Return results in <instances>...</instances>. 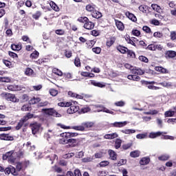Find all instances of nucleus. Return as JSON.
Here are the masks:
<instances>
[{"instance_id":"6","label":"nucleus","mask_w":176,"mask_h":176,"mask_svg":"<svg viewBox=\"0 0 176 176\" xmlns=\"http://www.w3.org/2000/svg\"><path fill=\"white\" fill-rule=\"evenodd\" d=\"M83 140H85V138H69V146H70L71 148H75V146H78L79 144H80V141H83Z\"/></svg>"},{"instance_id":"27","label":"nucleus","mask_w":176,"mask_h":176,"mask_svg":"<svg viewBox=\"0 0 176 176\" xmlns=\"http://www.w3.org/2000/svg\"><path fill=\"white\" fill-rule=\"evenodd\" d=\"M85 10L91 14L96 10V5L88 4L86 6Z\"/></svg>"},{"instance_id":"38","label":"nucleus","mask_w":176,"mask_h":176,"mask_svg":"<svg viewBox=\"0 0 176 176\" xmlns=\"http://www.w3.org/2000/svg\"><path fill=\"white\" fill-rule=\"evenodd\" d=\"M63 138L60 139L59 142L60 144H62L63 145H67V144H69V138H65V136H63Z\"/></svg>"},{"instance_id":"44","label":"nucleus","mask_w":176,"mask_h":176,"mask_svg":"<svg viewBox=\"0 0 176 176\" xmlns=\"http://www.w3.org/2000/svg\"><path fill=\"white\" fill-rule=\"evenodd\" d=\"M38 102H41V98H35L34 97L30 100V104H32V105L35 104H38Z\"/></svg>"},{"instance_id":"49","label":"nucleus","mask_w":176,"mask_h":176,"mask_svg":"<svg viewBox=\"0 0 176 176\" xmlns=\"http://www.w3.org/2000/svg\"><path fill=\"white\" fill-rule=\"evenodd\" d=\"M74 65L76 67H80L81 63H80V58L79 57H76L74 59Z\"/></svg>"},{"instance_id":"62","label":"nucleus","mask_w":176,"mask_h":176,"mask_svg":"<svg viewBox=\"0 0 176 176\" xmlns=\"http://www.w3.org/2000/svg\"><path fill=\"white\" fill-rule=\"evenodd\" d=\"M124 104H125V103L123 100L116 102L114 103V105H116V107H124Z\"/></svg>"},{"instance_id":"12","label":"nucleus","mask_w":176,"mask_h":176,"mask_svg":"<svg viewBox=\"0 0 176 176\" xmlns=\"http://www.w3.org/2000/svg\"><path fill=\"white\" fill-rule=\"evenodd\" d=\"M116 26L117 27L119 31H124V24L122 21L118 19H114Z\"/></svg>"},{"instance_id":"25","label":"nucleus","mask_w":176,"mask_h":176,"mask_svg":"<svg viewBox=\"0 0 176 176\" xmlns=\"http://www.w3.org/2000/svg\"><path fill=\"white\" fill-rule=\"evenodd\" d=\"M118 133H110V134H106L104 136V138L105 140H114V138H118Z\"/></svg>"},{"instance_id":"55","label":"nucleus","mask_w":176,"mask_h":176,"mask_svg":"<svg viewBox=\"0 0 176 176\" xmlns=\"http://www.w3.org/2000/svg\"><path fill=\"white\" fill-rule=\"evenodd\" d=\"M139 60H140V61H142V63H149V60L145 56H140Z\"/></svg>"},{"instance_id":"15","label":"nucleus","mask_w":176,"mask_h":176,"mask_svg":"<svg viewBox=\"0 0 176 176\" xmlns=\"http://www.w3.org/2000/svg\"><path fill=\"white\" fill-rule=\"evenodd\" d=\"M116 50H118V52H120V53H121V54H126L129 49L127 48V47L123 46L122 45H119L116 46Z\"/></svg>"},{"instance_id":"57","label":"nucleus","mask_w":176,"mask_h":176,"mask_svg":"<svg viewBox=\"0 0 176 176\" xmlns=\"http://www.w3.org/2000/svg\"><path fill=\"white\" fill-rule=\"evenodd\" d=\"M55 34H56V35H65V30L63 29H58L55 30Z\"/></svg>"},{"instance_id":"56","label":"nucleus","mask_w":176,"mask_h":176,"mask_svg":"<svg viewBox=\"0 0 176 176\" xmlns=\"http://www.w3.org/2000/svg\"><path fill=\"white\" fill-rule=\"evenodd\" d=\"M144 115H157V110H150V111L144 112Z\"/></svg>"},{"instance_id":"13","label":"nucleus","mask_w":176,"mask_h":176,"mask_svg":"<svg viewBox=\"0 0 176 176\" xmlns=\"http://www.w3.org/2000/svg\"><path fill=\"white\" fill-rule=\"evenodd\" d=\"M116 42V36H110L106 41L107 47H111Z\"/></svg>"},{"instance_id":"21","label":"nucleus","mask_w":176,"mask_h":176,"mask_svg":"<svg viewBox=\"0 0 176 176\" xmlns=\"http://www.w3.org/2000/svg\"><path fill=\"white\" fill-rule=\"evenodd\" d=\"M155 70L157 72H160V74H168V70L162 66H155Z\"/></svg>"},{"instance_id":"53","label":"nucleus","mask_w":176,"mask_h":176,"mask_svg":"<svg viewBox=\"0 0 176 176\" xmlns=\"http://www.w3.org/2000/svg\"><path fill=\"white\" fill-rule=\"evenodd\" d=\"M175 115V112L173 111H168L165 112V117L166 118H170L171 116H174Z\"/></svg>"},{"instance_id":"5","label":"nucleus","mask_w":176,"mask_h":176,"mask_svg":"<svg viewBox=\"0 0 176 176\" xmlns=\"http://www.w3.org/2000/svg\"><path fill=\"white\" fill-rule=\"evenodd\" d=\"M14 153V151H10L3 155V160H9L12 163H14L16 158L13 157V154Z\"/></svg>"},{"instance_id":"48","label":"nucleus","mask_w":176,"mask_h":176,"mask_svg":"<svg viewBox=\"0 0 176 176\" xmlns=\"http://www.w3.org/2000/svg\"><path fill=\"white\" fill-rule=\"evenodd\" d=\"M91 109L89 107H82L80 110V113H87V112H90Z\"/></svg>"},{"instance_id":"17","label":"nucleus","mask_w":176,"mask_h":176,"mask_svg":"<svg viewBox=\"0 0 176 176\" xmlns=\"http://www.w3.org/2000/svg\"><path fill=\"white\" fill-rule=\"evenodd\" d=\"M176 56V52L173 50H168L165 52L166 58H174Z\"/></svg>"},{"instance_id":"3","label":"nucleus","mask_w":176,"mask_h":176,"mask_svg":"<svg viewBox=\"0 0 176 176\" xmlns=\"http://www.w3.org/2000/svg\"><path fill=\"white\" fill-rule=\"evenodd\" d=\"M43 112L45 113V115H49L50 116H55V118H61V114L57 112L54 109H43Z\"/></svg>"},{"instance_id":"40","label":"nucleus","mask_w":176,"mask_h":176,"mask_svg":"<svg viewBox=\"0 0 176 176\" xmlns=\"http://www.w3.org/2000/svg\"><path fill=\"white\" fill-rule=\"evenodd\" d=\"M141 82L142 85H145L146 86H148V85H159V82L155 81L142 80Z\"/></svg>"},{"instance_id":"32","label":"nucleus","mask_w":176,"mask_h":176,"mask_svg":"<svg viewBox=\"0 0 176 176\" xmlns=\"http://www.w3.org/2000/svg\"><path fill=\"white\" fill-rule=\"evenodd\" d=\"M140 153H141L140 152V151L135 150V151H131L130 153V156H131V157H134V158L140 157Z\"/></svg>"},{"instance_id":"46","label":"nucleus","mask_w":176,"mask_h":176,"mask_svg":"<svg viewBox=\"0 0 176 176\" xmlns=\"http://www.w3.org/2000/svg\"><path fill=\"white\" fill-rule=\"evenodd\" d=\"M11 81L12 80L9 77H0V82L10 83Z\"/></svg>"},{"instance_id":"51","label":"nucleus","mask_w":176,"mask_h":176,"mask_svg":"<svg viewBox=\"0 0 176 176\" xmlns=\"http://www.w3.org/2000/svg\"><path fill=\"white\" fill-rule=\"evenodd\" d=\"M146 137H148L147 133H140L136 135L138 140H143L144 138H146Z\"/></svg>"},{"instance_id":"8","label":"nucleus","mask_w":176,"mask_h":176,"mask_svg":"<svg viewBox=\"0 0 176 176\" xmlns=\"http://www.w3.org/2000/svg\"><path fill=\"white\" fill-rule=\"evenodd\" d=\"M0 140L2 141H13L14 138L9 135V133H1L0 134Z\"/></svg>"},{"instance_id":"24","label":"nucleus","mask_w":176,"mask_h":176,"mask_svg":"<svg viewBox=\"0 0 176 176\" xmlns=\"http://www.w3.org/2000/svg\"><path fill=\"white\" fill-rule=\"evenodd\" d=\"M91 16L94 19H101V17H102V13H101V12L95 10V11H94L91 14Z\"/></svg>"},{"instance_id":"41","label":"nucleus","mask_w":176,"mask_h":176,"mask_svg":"<svg viewBox=\"0 0 176 176\" xmlns=\"http://www.w3.org/2000/svg\"><path fill=\"white\" fill-rule=\"evenodd\" d=\"M116 149H119L120 146H122V140L120 139H116L115 142V145H114Z\"/></svg>"},{"instance_id":"10","label":"nucleus","mask_w":176,"mask_h":176,"mask_svg":"<svg viewBox=\"0 0 176 176\" xmlns=\"http://www.w3.org/2000/svg\"><path fill=\"white\" fill-rule=\"evenodd\" d=\"M125 16L131 20V21H133V23H137V16L134 15V14L130 12V11H126L125 12Z\"/></svg>"},{"instance_id":"39","label":"nucleus","mask_w":176,"mask_h":176,"mask_svg":"<svg viewBox=\"0 0 176 176\" xmlns=\"http://www.w3.org/2000/svg\"><path fill=\"white\" fill-rule=\"evenodd\" d=\"M131 146H133V142L124 144L122 146V149H123V151H127V149H130Z\"/></svg>"},{"instance_id":"23","label":"nucleus","mask_w":176,"mask_h":176,"mask_svg":"<svg viewBox=\"0 0 176 176\" xmlns=\"http://www.w3.org/2000/svg\"><path fill=\"white\" fill-rule=\"evenodd\" d=\"M149 162H151V158L148 157H144L140 160V164L141 166H146V164H149Z\"/></svg>"},{"instance_id":"54","label":"nucleus","mask_w":176,"mask_h":176,"mask_svg":"<svg viewBox=\"0 0 176 176\" xmlns=\"http://www.w3.org/2000/svg\"><path fill=\"white\" fill-rule=\"evenodd\" d=\"M98 176H107L108 175V171L107 170H99L97 173Z\"/></svg>"},{"instance_id":"18","label":"nucleus","mask_w":176,"mask_h":176,"mask_svg":"<svg viewBox=\"0 0 176 176\" xmlns=\"http://www.w3.org/2000/svg\"><path fill=\"white\" fill-rule=\"evenodd\" d=\"M131 74L133 75H144L145 72L140 68L135 67L131 69Z\"/></svg>"},{"instance_id":"35","label":"nucleus","mask_w":176,"mask_h":176,"mask_svg":"<svg viewBox=\"0 0 176 176\" xmlns=\"http://www.w3.org/2000/svg\"><path fill=\"white\" fill-rule=\"evenodd\" d=\"M77 21H78V23H86L87 21H89V18H87V16H80L78 18Z\"/></svg>"},{"instance_id":"19","label":"nucleus","mask_w":176,"mask_h":176,"mask_svg":"<svg viewBox=\"0 0 176 176\" xmlns=\"http://www.w3.org/2000/svg\"><path fill=\"white\" fill-rule=\"evenodd\" d=\"M78 135H79V133L73 132H65L63 133V136L65 137V138H72L74 137H78Z\"/></svg>"},{"instance_id":"33","label":"nucleus","mask_w":176,"mask_h":176,"mask_svg":"<svg viewBox=\"0 0 176 176\" xmlns=\"http://www.w3.org/2000/svg\"><path fill=\"white\" fill-rule=\"evenodd\" d=\"M151 8L153 10H155L157 13H160V12H162V8H160V6L157 4H151Z\"/></svg>"},{"instance_id":"58","label":"nucleus","mask_w":176,"mask_h":176,"mask_svg":"<svg viewBox=\"0 0 176 176\" xmlns=\"http://www.w3.org/2000/svg\"><path fill=\"white\" fill-rule=\"evenodd\" d=\"M63 78L66 80H68L69 79H72V74H71V73H65L63 74Z\"/></svg>"},{"instance_id":"4","label":"nucleus","mask_w":176,"mask_h":176,"mask_svg":"<svg viewBox=\"0 0 176 176\" xmlns=\"http://www.w3.org/2000/svg\"><path fill=\"white\" fill-rule=\"evenodd\" d=\"M2 97H4L7 101H11L12 102H17L19 99L16 97V95L9 93L1 94Z\"/></svg>"},{"instance_id":"1","label":"nucleus","mask_w":176,"mask_h":176,"mask_svg":"<svg viewBox=\"0 0 176 176\" xmlns=\"http://www.w3.org/2000/svg\"><path fill=\"white\" fill-rule=\"evenodd\" d=\"M92 127H94V122H82L80 125L73 126L72 129L76 131H89Z\"/></svg>"},{"instance_id":"52","label":"nucleus","mask_w":176,"mask_h":176,"mask_svg":"<svg viewBox=\"0 0 176 176\" xmlns=\"http://www.w3.org/2000/svg\"><path fill=\"white\" fill-rule=\"evenodd\" d=\"M126 163H127L126 160H120L116 164V166H118V167H120V166H123V165L126 164Z\"/></svg>"},{"instance_id":"34","label":"nucleus","mask_w":176,"mask_h":176,"mask_svg":"<svg viewBox=\"0 0 176 176\" xmlns=\"http://www.w3.org/2000/svg\"><path fill=\"white\" fill-rule=\"evenodd\" d=\"M50 5L52 9H53V10H54L55 12H59L60 8H58V6H57V4H56V3H54V1H51L50 3Z\"/></svg>"},{"instance_id":"31","label":"nucleus","mask_w":176,"mask_h":176,"mask_svg":"<svg viewBox=\"0 0 176 176\" xmlns=\"http://www.w3.org/2000/svg\"><path fill=\"white\" fill-rule=\"evenodd\" d=\"M91 85H93V86H96V87H105V85L101 83V82H98L96 80H91Z\"/></svg>"},{"instance_id":"29","label":"nucleus","mask_w":176,"mask_h":176,"mask_svg":"<svg viewBox=\"0 0 176 176\" xmlns=\"http://www.w3.org/2000/svg\"><path fill=\"white\" fill-rule=\"evenodd\" d=\"M160 135H162V132L160 131L156 133L151 132L150 133L148 137L149 138H157V137H160Z\"/></svg>"},{"instance_id":"37","label":"nucleus","mask_w":176,"mask_h":176,"mask_svg":"<svg viewBox=\"0 0 176 176\" xmlns=\"http://www.w3.org/2000/svg\"><path fill=\"white\" fill-rule=\"evenodd\" d=\"M52 72L58 76H63L64 75V74H63V72L57 68H54Z\"/></svg>"},{"instance_id":"45","label":"nucleus","mask_w":176,"mask_h":176,"mask_svg":"<svg viewBox=\"0 0 176 176\" xmlns=\"http://www.w3.org/2000/svg\"><path fill=\"white\" fill-rule=\"evenodd\" d=\"M170 159V156L167 155H163L160 157H158V160H161L162 162H166Z\"/></svg>"},{"instance_id":"42","label":"nucleus","mask_w":176,"mask_h":176,"mask_svg":"<svg viewBox=\"0 0 176 176\" xmlns=\"http://www.w3.org/2000/svg\"><path fill=\"white\" fill-rule=\"evenodd\" d=\"M41 16H42V12L41 11H36L35 14H32V19H34V20H39Z\"/></svg>"},{"instance_id":"9","label":"nucleus","mask_w":176,"mask_h":176,"mask_svg":"<svg viewBox=\"0 0 176 176\" xmlns=\"http://www.w3.org/2000/svg\"><path fill=\"white\" fill-rule=\"evenodd\" d=\"M95 25L94 23L88 19V21H87L86 23H84L83 27L85 30L90 31L94 28Z\"/></svg>"},{"instance_id":"50","label":"nucleus","mask_w":176,"mask_h":176,"mask_svg":"<svg viewBox=\"0 0 176 176\" xmlns=\"http://www.w3.org/2000/svg\"><path fill=\"white\" fill-rule=\"evenodd\" d=\"M22 41H23V42H27L28 43H32V41H31V39H30V37H28V36H25L23 35L21 37Z\"/></svg>"},{"instance_id":"60","label":"nucleus","mask_w":176,"mask_h":176,"mask_svg":"<svg viewBox=\"0 0 176 176\" xmlns=\"http://www.w3.org/2000/svg\"><path fill=\"white\" fill-rule=\"evenodd\" d=\"M50 94L53 96V97H56V96H57L58 94V91H57L56 89H51L50 90Z\"/></svg>"},{"instance_id":"22","label":"nucleus","mask_w":176,"mask_h":176,"mask_svg":"<svg viewBox=\"0 0 176 176\" xmlns=\"http://www.w3.org/2000/svg\"><path fill=\"white\" fill-rule=\"evenodd\" d=\"M156 49H160V50H162V47H160V45H156L155 44L148 45L146 47V50H151L152 52H155Z\"/></svg>"},{"instance_id":"47","label":"nucleus","mask_w":176,"mask_h":176,"mask_svg":"<svg viewBox=\"0 0 176 176\" xmlns=\"http://www.w3.org/2000/svg\"><path fill=\"white\" fill-rule=\"evenodd\" d=\"M31 109H32V108H31V107H30L29 104H24L21 107V111H23V112H27L28 111H31Z\"/></svg>"},{"instance_id":"20","label":"nucleus","mask_w":176,"mask_h":176,"mask_svg":"<svg viewBox=\"0 0 176 176\" xmlns=\"http://www.w3.org/2000/svg\"><path fill=\"white\" fill-rule=\"evenodd\" d=\"M7 89L10 90V91H19V90H21L20 86L16 85H10L8 86Z\"/></svg>"},{"instance_id":"59","label":"nucleus","mask_w":176,"mask_h":176,"mask_svg":"<svg viewBox=\"0 0 176 176\" xmlns=\"http://www.w3.org/2000/svg\"><path fill=\"white\" fill-rule=\"evenodd\" d=\"M92 52L96 54H100V53H101V47H94L92 48Z\"/></svg>"},{"instance_id":"7","label":"nucleus","mask_w":176,"mask_h":176,"mask_svg":"<svg viewBox=\"0 0 176 176\" xmlns=\"http://www.w3.org/2000/svg\"><path fill=\"white\" fill-rule=\"evenodd\" d=\"M78 111H79V106L72 105L67 109V113L72 115L74 113H76Z\"/></svg>"},{"instance_id":"64","label":"nucleus","mask_w":176,"mask_h":176,"mask_svg":"<svg viewBox=\"0 0 176 176\" xmlns=\"http://www.w3.org/2000/svg\"><path fill=\"white\" fill-rule=\"evenodd\" d=\"M73 174L74 176H82V173H80V170L79 169L74 170Z\"/></svg>"},{"instance_id":"2","label":"nucleus","mask_w":176,"mask_h":176,"mask_svg":"<svg viewBox=\"0 0 176 176\" xmlns=\"http://www.w3.org/2000/svg\"><path fill=\"white\" fill-rule=\"evenodd\" d=\"M34 118V114L31 113H27L25 116H23L17 123V125L15 126V130H20L23 126L27 127V124H25V122L30 120V119H32Z\"/></svg>"},{"instance_id":"14","label":"nucleus","mask_w":176,"mask_h":176,"mask_svg":"<svg viewBox=\"0 0 176 176\" xmlns=\"http://www.w3.org/2000/svg\"><path fill=\"white\" fill-rule=\"evenodd\" d=\"M30 127H32V134H36L39 131V129H41V125L36 122L30 124Z\"/></svg>"},{"instance_id":"11","label":"nucleus","mask_w":176,"mask_h":176,"mask_svg":"<svg viewBox=\"0 0 176 176\" xmlns=\"http://www.w3.org/2000/svg\"><path fill=\"white\" fill-rule=\"evenodd\" d=\"M108 155L111 160H118V154L116 153V152H115V151L111 149L108 150Z\"/></svg>"},{"instance_id":"30","label":"nucleus","mask_w":176,"mask_h":176,"mask_svg":"<svg viewBox=\"0 0 176 176\" xmlns=\"http://www.w3.org/2000/svg\"><path fill=\"white\" fill-rule=\"evenodd\" d=\"M39 57V52L36 50L33 52L30 55V58L32 60H36Z\"/></svg>"},{"instance_id":"61","label":"nucleus","mask_w":176,"mask_h":176,"mask_svg":"<svg viewBox=\"0 0 176 176\" xmlns=\"http://www.w3.org/2000/svg\"><path fill=\"white\" fill-rule=\"evenodd\" d=\"M99 166L100 167H107V166H109V161H102L100 162Z\"/></svg>"},{"instance_id":"36","label":"nucleus","mask_w":176,"mask_h":176,"mask_svg":"<svg viewBox=\"0 0 176 176\" xmlns=\"http://www.w3.org/2000/svg\"><path fill=\"white\" fill-rule=\"evenodd\" d=\"M34 74V70L30 67H27L25 71V75L27 76H31Z\"/></svg>"},{"instance_id":"43","label":"nucleus","mask_w":176,"mask_h":176,"mask_svg":"<svg viewBox=\"0 0 176 176\" xmlns=\"http://www.w3.org/2000/svg\"><path fill=\"white\" fill-rule=\"evenodd\" d=\"M126 54H127L128 57H131L132 58H135V53L131 50L128 49L126 50Z\"/></svg>"},{"instance_id":"26","label":"nucleus","mask_w":176,"mask_h":176,"mask_svg":"<svg viewBox=\"0 0 176 176\" xmlns=\"http://www.w3.org/2000/svg\"><path fill=\"white\" fill-rule=\"evenodd\" d=\"M127 124V122H116L112 124L113 127H124Z\"/></svg>"},{"instance_id":"63","label":"nucleus","mask_w":176,"mask_h":176,"mask_svg":"<svg viewBox=\"0 0 176 176\" xmlns=\"http://www.w3.org/2000/svg\"><path fill=\"white\" fill-rule=\"evenodd\" d=\"M170 38L171 41H175L176 40V32L175 31L170 32Z\"/></svg>"},{"instance_id":"28","label":"nucleus","mask_w":176,"mask_h":176,"mask_svg":"<svg viewBox=\"0 0 176 176\" xmlns=\"http://www.w3.org/2000/svg\"><path fill=\"white\" fill-rule=\"evenodd\" d=\"M125 41L127 42V43H129V45H132V46L137 47V45H135V43H134L133 38H130V36H126Z\"/></svg>"},{"instance_id":"16","label":"nucleus","mask_w":176,"mask_h":176,"mask_svg":"<svg viewBox=\"0 0 176 176\" xmlns=\"http://www.w3.org/2000/svg\"><path fill=\"white\" fill-rule=\"evenodd\" d=\"M10 48L14 52H20V50H21V49H23V45L20 43L18 44L13 43L11 45Z\"/></svg>"}]
</instances>
